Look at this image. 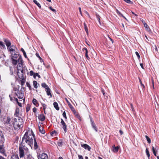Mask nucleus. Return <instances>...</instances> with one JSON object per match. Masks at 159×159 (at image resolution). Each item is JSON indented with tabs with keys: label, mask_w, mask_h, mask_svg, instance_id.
Masks as SVG:
<instances>
[{
	"label": "nucleus",
	"mask_w": 159,
	"mask_h": 159,
	"mask_svg": "<svg viewBox=\"0 0 159 159\" xmlns=\"http://www.w3.org/2000/svg\"><path fill=\"white\" fill-rule=\"evenodd\" d=\"M34 138L35 135L32 131L30 133L26 132L22 138L20 144L21 146H29L32 148Z\"/></svg>",
	"instance_id": "obj_1"
},
{
	"label": "nucleus",
	"mask_w": 159,
	"mask_h": 159,
	"mask_svg": "<svg viewBox=\"0 0 159 159\" xmlns=\"http://www.w3.org/2000/svg\"><path fill=\"white\" fill-rule=\"evenodd\" d=\"M19 156L20 158H25V156L30 153L28 148L24 146H21L20 144L19 149Z\"/></svg>",
	"instance_id": "obj_2"
},
{
	"label": "nucleus",
	"mask_w": 159,
	"mask_h": 159,
	"mask_svg": "<svg viewBox=\"0 0 159 159\" xmlns=\"http://www.w3.org/2000/svg\"><path fill=\"white\" fill-rule=\"evenodd\" d=\"M13 124L15 129H18L21 128L22 127V125L23 124V120L20 117H18L17 119L14 118V122Z\"/></svg>",
	"instance_id": "obj_3"
},
{
	"label": "nucleus",
	"mask_w": 159,
	"mask_h": 159,
	"mask_svg": "<svg viewBox=\"0 0 159 159\" xmlns=\"http://www.w3.org/2000/svg\"><path fill=\"white\" fill-rule=\"evenodd\" d=\"M12 64L14 65H16L17 64H18L19 63H23V61L21 56L19 57L17 60H14L12 62Z\"/></svg>",
	"instance_id": "obj_4"
},
{
	"label": "nucleus",
	"mask_w": 159,
	"mask_h": 159,
	"mask_svg": "<svg viewBox=\"0 0 159 159\" xmlns=\"http://www.w3.org/2000/svg\"><path fill=\"white\" fill-rule=\"evenodd\" d=\"M12 64L14 65H16L17 64H18L19 63H23V61L21 56L19 57L17 60H14L12 62Z\"/></svg>",
	"instance_id": "obj_5"
},
{
	"label": "nucleus",
	"mask_w": 159,
	"mask_h": 159,
	"mask_svg": "<svg viewBox=\"0 0 159 159\" xmlns=\"http://www.w3.org/2000/svg\"><path fill=\"white\" fill-rule=\"evenodd\" d=\"M38 159H48L47 155L45 153L40 154L38 157Z\"/></svg>",
	"instance_id": "obj_6"
},
{
	"label": "nucleus",
	"mask_w": 159,
	"mask_h": 159,
	"mask_svg": "<svg viewBox=\"0 0 159 159\" xmlns=\"http://www.w3.org/2000/svg\"><path fill=\"white\" fill-rule=\"evenodd\" d=\"M15 93L19 99H22L23 98L24 94L23 93L22 91V90H20V91L18 90L17 93Z\"/></svg>",
	"instance_id": "obj_7"
},
{
	"label": "nucleus",
	"mask_w": 159,
	"mask_h": 159,
	"mask_svg": "<svg viewBox=\"0 0 159 159\" xmlns=\"http://www.w3.org/2000/svg\"><path fill=\"white\" fill-rule=\"evenodd\" d=\"M61 123L62 126V128L63 129L64 132L66 133L67 132V125L62 119H61Z\"/></svg>",
	"instance_id": "obj_8"
},
{
	"label": "nucleus",
	"mask_w": 159,
	"mask_h": 159,
	"mask_svg": "<svg viewBox=\"0 0 159 159\" xmlns=\"http://www.w3.org/2000/svg\"><path fill=\"white\" fill-rule=\"evenodd\" d=\"M5 141L4 137L2 132L0 130V145L3 144Z\"/></svg>",
	"instance_id": "obj_9"
},
{
	"label": "nucleus",
	"mask_w": 159,
	"mask_h": 159,
	"mask_svg": "<svg viewBox=\"0 0 159 159\" xmlns=\"http://www.w3.org/2000/svg\"><path fill=\"white\" fill-rule=\"evenodd\" d=\"M3 144H2V145H0V152L3 155L6 156L5 151L3 148Z\"/></svg>",
	"instance_id": "obj_10"
},
{
	"label": "nucleus",
	"mask_w": 159,
	"mask_h": 159,
	"mask_svg": "<svg viewBox=\"0 0 159 159\" xmlns=\"http://www.w3.org/2000/svg\"><path fill=\"white\" fill-rule=\"evenodd\" d=\"M11 59L12 60V62L13 61V60H16L18 59V58L19 57L21 56H20L19 54H16V53H14L11 55Z\"/></svg>",
	"instance_id": "obj_11"
},
{
	"label": "nucleus",
	"mask_w": 159,
	"mask_h": 159,
	"mask_svg": "<svg viewBox=\"0 0 159 159\" xmlns=\"http://www.w3.org/2000/svg\"><path fill=\"white\" fill-rule=\"evenodd\" d=\"M90 121L91 122V124L92 125V127L95 130L96 132L98 131V129L97 127L96 126L94 122V121L92 120V118L90 117Z\"/></svg>",
	"instance_id": "obj_12"
},
{
	"label": "nucleus",
	"mask_w": 159,
	"mask_h": 159,
	"mask_svg": "<svg viewBox=\"0 0 159 159\" xmlns=\"http://www.w3.org/2000/svg\"><path fill=\"white\" fill-rule=\"evenodd\" d=\"M39 119L41 121H44L45 119V116L43 114H41L38 116Z\"/></svg>",
	"instance_id": "obj_13"
},
{
	"label": "nucleus",
	"mask_w": 159,
	"mask_h": 159,
	"mask_svg": "<svg viewBox=\"0 0 159 159\" xmlns=\"http://www.w3.org/2000/svg\"><path fill=\"white\" fill-rule=\"evenodd\" d=\"M81 146L82 147L84 148L85 149H87L88 151H90L91 147L87 144H81Z\"/></svg>",
	"instance_id": "obj_14"
},
{
	"label": "nucleus",
	"mask_w": 159,
	"mask_h": 159,
	"mask_svg": "<svg viewBox=\"0 0 159 159\" xmlns=\"http://www.w3.org/2000/svg\"><path fill=\"white\" fill-rule=\"evenodd\" d=\"M11 122V118L9 116H7V120L5 121V124L7 125L9 124L10 125Z\"/></svg>",
	"instance_id": "obj_15"
},
{
	"label": "nucleus",
	"mask_w": 159,
	"mask_h": 159,
	"mask_svg": "<svg viewBox=\"0 0 159 159\" xmlns=\"http://www.w3.org/2000/svg\"><path fill=\"white\" fill-rule=\"evenodd\" d=\"M119 148V146L115 147V145L112 146V151L114 152H117L118 151Z\"/></svg>",
	"instance_id": "obj_16"
},
{
	"label": "nucleus",
	"mask_w": 159,
	"mask_h": 159,
	"mask_svg": "<svg viewBox=\"0 0 159 159\" xmlns=\"http://www.w3.org/2000/svg\"><path fill=\"white\" fill-rule=\"evenodd\" d=\"M24 159H34L33 157H32V155L30 152L26 156Z\"/></svg>",
	"instance_id": "obj_17"
},
{
	"label": "nucleus",
	"mask_w": 159,
	"mask_h": 159,
	"mask_svg": "<svg viewBox=\"0 0 159 159\" xmlns=\"http://www.w3.org/2000/svg\"><path fill=\"white\" fill-rule=\"evenodd\" d=\"M7 48L9 47L11 45V43L9 40L7 39H5L4 40Z\"/></svg>",
	"instance_id": "obj_18"
},
{
	"label": "nucleus",
	"mask_w": 159,
	"mask_h": 159,
	"mask_svg": "<svg viewBox=\"0 0 159 159\" xmlns=\"http://www.w3.org/2000/svg\"><path fill=\"white\" fill-rule=\"evenodd\" d=\"M7 49L10 52L11 55L14 53H15V49L14 48L11 47H9L7 48Z\"/></svg>",
	"instance_id": "obj_19"
},
{
	"label": "nucleus",
	"mask_w": 159,
	"mask_h": 159,
	"mask_svg": "<svg viewBox=\"0 0 159 159\" xmlns=\"http://www.w3.org/2000/svg\"><path fill=\"white\" fill-rule=\"evenodd\" d=\"M68 106L70 108L71 110L73 111V112L74 113H76V111L74 108V107H73V106L70 103H69L68 104Z\"/></svg>",
	"instance_id": "obj_20"
},
{
	"label": "nucleus",
	"mask_w": 159,
	"mask_h": 159,
	"mask_svg": "<svg viewBox=\"0 0 159 159\" xmlns=\"http://www.w3.org/2000/svg\"><path fill=\"white\" fill-rule=\"evenodd\" d=\"M32 102L33 104H34V105H35L36 106L38 107L39 106V103L37 100L36 99L34 98H33V99Z\"/></svg>",
	"instance_id": "obj_21"
},
{
	"label": "nucleus",
	"mask_w": 159,
	"mask_h": 159,
	"mask_svg": "<svg viewBox=\"0 0 159 159\" xmlns=\"http://www.w3.org/2000/svg\"><path fill=\"white\" fill-rule=\"evenodd\" d=\"M41 86L43 88H44L46 90L49 88L48 86L45 83H42Z\"/></svg>",
	"instance_id": "obj_22"
},
{
	"label": "nucleus",
	"mask_w": 159,
	"mask_h": 159,
	"mask_svg": "<svg viewBox=\"0 0 159 159\" xmlns=\"http://www.w3.org/2000/svg\"><path fill=\"white\" fill-rule=\"evenodd\" d=\"M19 108H16V110L15 113L14 114V116L17 117V118L19 117Z\"/></svg>",
	"instance_id": "obj_23"
},
{
	"label": "nucleus",
	"mask_w": 159,
	"mask_h": 159,
	"mask_svg": "<svg viewBox=\"0 0 159 159\" xmlns=\"http://www.w3.org/2000/svg\"><path fill=\"white\" fill-rule=\"evenodd\" d=\"M46 90V93L47 94L48 96H50V97L51 98L52 97V95L51 93V89L49 88V89H47Z\"/></svg>",
	"instance_id": "obj_24"
},
{
	"label": "nucleus",
	"mask_w": 159,
	"mask_h": 159,
	"mask_svg": "<svg viewBox=\"0 0 159 159\" xmlns=\"http://www.w3.org/2000/svg\"><path fill=\"white\" fill-rule=\"evenodd\" d=\"M10 159H19V158L18 155L13 154L11 156Z\"/></svg>",
	"instance_id": "obj_25"
},
{
	"label": "nucleus",
	"mask_w": 159,
	"mask_h": 159,
	"mask_svg": "<svg viewBox=\"0 0 159 159\" xmlns=\"http://www.w3.org/2000/svg\"><path fill=\"white\" fill-rule=\"evenodd\" d=\"M53 105L54 107L57 110H59V107H58V104L57 102H54L53 103Z\"/></svg>",
	"instance_id": "obj_26"
},
{
	"label": "nucleus",
	"mask_w": 159,
	"mask_h": 159,
	"mask_svg": "<svg viewBox=\"0 0 159 159\" xmlns=\"http://www.w3.org/2000/svg\"><path fill=\"white\" fill-rule=\"evenodd\" d=\"M34 141V149L36 150L38 148V144L35 138Z\"/></svg>",
	"instance_id": "obj_27"
},
{
	"label": "nucleus",
	"mask_w": 159,
	"mask_h": 159,
	"mask_svg": "<svg viewBox=\"0 0 159 159\" xmlns=\"http://www.w3.org/2000/svg\"><path fill=\"white\" fill-rule=\"evenodd\" d=\"M58 145L59 147H61L63 144V142L62 140H60L57 142Z\"/></svg>",
	"instance_id": "obj_28"
},
{
	"label": "nucleus",
	"mask_w": 159,
	"mask_h": 159,
	"mask_svg": "<svg viewBox=\"0 0 159 159\" xmlns=\"http://www.w3.org/2000/svg\"><path fill=\"white\" fill-rule=\"evenodd\" d=\"M144 27L146 29V30L148 31H149L150 30V29L149 28L148 26L146 23H145V22H144Z\"/></svg>",
	"instance_id": "obj_29"
},
{
	"label": "nucleus",
	"mask_w": 159,
	"mask_h": 159,
	"mask_svg": "<svg viewBox=\"0 0 159 159\" xmlns=\"http://www.w3.org/2000/svg\"><path fill=\"white\" fill-rule=\"evenodd\" d=\"M39 129L40 132L42 134H44L45 133V131L42 127H39Z\"/></svg>",
	"instance_id": "obj_30"
},
{
	"label": "nucleus",
	"mask_w": 159,
	"mask_h": 159,
	"mask_svg": "<svg viewBox=\"0 0 159 159\" xmlns=\"http://www.w3.org/2000/svg\"><path fill=\"white\" fill-rule=\"evenodd\" d=\"M21 72V75L20 76V75H19V74L20 73V72H17V75H18L19 77L20 78H22L23 76V70H20Z\"/></svg>",
	"instance_id": "obj_31"
},
{
	"label": "nucleus",
	"mask_w": 159,
	"mask_h": 159,
	"mask_svg": "<svg viewBox=\"0 0 159 159\" xmlns=\"http://www.w3.org/2000/svg\"><path fill=\"white\" fill-rule=\"evenodd\" d=\"M33 84L34 87L35 88L37 89L38 88V83L37 81L34 80L33 81Z\"/></svg>",
	"instance_id": "obj_32"
},
{
	"label": "nucleus",
	"mask_w": 159,
	"mask_h": 159,
	"mask_svg": "<svg viewBox=\"0 0 159 159\" xmlns=\"http://www.w3.org/2000/svg\"><path fill=\"white\" fill-rule=\"evenodd\" d=\"M33 2L34 3L36 4L40 8H41V6L40 5V4L39 2H38L36 0H34Z\"/></svg>",
	"instance_id": "obj_33"
},
{
	"label": "nucleus",
	"mask_w": 159,
	"mask_h": 159,
	"mask_svg": "<svg viewBox=\"0 0 159 159\" xmlns=\"http://www.w3.org/2000/svg\"><path fill=\"white\" fill-rule=\"evenodd\" d=\"M21 51L23 52V53L24 56L25 57V58H27V57L26 56V53L25 51H24V49L23 48H21Z\"/></svg>",
	"instance_id": "obj_34"
},
{
	"label": "nucleus",
	"mask_w": 159,
	"mask_h": 159,
	"mask_svg": "<svg viewBox=\"0 0 159 159\" xmlns=\"http://www.w3.org/2000/svg\"><path fill=\"white\" fill-rule=\"evenodd\" d=\"M145 137L148 143L149 144L150 143L151 141V139H150V138L147 135H146Z\"/></svg>",
	"instance_id": "obj_35"
},
{
	"label": "nucleus",
	"mask_w": 159,
	"mask_h": 159,
	"mask_svg": "<svg viewBox=\"0 0 159 159\" xmlns=\"http://www.w3.org/2000/svg\"><path fill=\"white\" fill-rule=\"evenodd\" d=\"M146 155H147V156H148V158H149L150 157V154H149V151H148V148H146Z\"/></svg>",
	"instance_id": "obj_36"
},
{
	"label": "nucleus",
	"mask_w": 159,
	"mask_h": 159,
	"mask_svg": "<svg viewBox=\"0 0 159 159\" xmlns=\"http://www.w3.org/2000/svg\"><path fill=\"white\" fill-rule=\"evenodd\" d=\"M84 27L85 30L87 33H88V30L87 28V26L86 25V24L85 23H84Z\"/></svg>",
	"instance_id": "obj_37"
},
{
	"label": "nucleus",
	"mask_w": 159,
	"mask_h": 159,
	"mask_svg": "<svg viewBox=\"0 0 159 159\" xmlns=\"http://www.w3.org/2000/svg\"><path fill=\"white\" fill-rule=\"evenodd\" d=\"M23 66V63H19L17 65V69H19V67H20L21 68H22Z\"/></svg>",
	"instance_id": "obj_38"
},
{
	"label": "nucleus",
	"mask_w": 159,
	"mask_h": 159,
	"mask_svg": "<svg viewBox=\"0 0 159 159\" xmlns=\"http://www.w3.org/2000/svg\"><path fill=\"white\" fill-rule=\"evenodd\" d=\"M96 16L97 19L98 21L99 24H101L100 16H99V15L97 14L96 15Z\"/></svg>",
	"instance_id": "obj_39"
},
{
	"label": "nucleus",
	"mask_w": 159,
	"mask_h": 159,
	"mask_svg": "<svg viewBox=\"0 0 159 159\" xmlns=\"http://www.w3.org/2000/svg\"><path fill=\"white\" fill-rule=\"evenodd\" d=\"M36 76H38L39 78H41L40 76L38 73H35L34 75V78L35 79Z\"/></svg>",
	"instance_id": "obj_40"
},
{
	"label": "nucleus",
	"mask_w": 159,
	"mask_h": 159,
	"mask_svg": "<svg viewBox=\"0 0 159 159\" xmlns=\"http://www.w3.org/2000/svg\"><path fill=\"white\" fill-rule=\"evenodd\" d=\"M125 2L129 4H132L133 2L130 0H123Z\"/></svg>",
	"instance_id": "obj_41"
},
{
	"label": "nucleus",
	"mask_w": 159,
	"mask_h": 159,
	"mask_svg": "<svg viewBox=\"0 0 159 159\" xmlns=\"http://www.w3.org/2000/svg\"><path fill=\"white\" fill-rule=\"evenodd\" d=\"M35 73L32 70H31L30 72V76H33L34 77V75Z\"/></svg>",
	"instance_id": "obj_42"
},
{
	"label": "nucleus",
	"mask_w": 159,
	"mask_h": 159,
	"mask_svg": "<svg viewBox=\"0 0 159 159\" xmlns=\"http://www.w3.org/2000/svg\"><path fill=\"white\" fill-rule=\"evenodd\" d=\"M26 85L27 87H28L30 90H31V87L30 86V84L29 83L27 82H26Z\"/></svg>",
	"instance_id": "obj_43"
},
{
	"label": "nucleus",
	"mask_w": 159,
	"mask_h": 159,
	"mask_svg": "<svg viewBox=\"0 0 159 159\" xmlns=\"http://www.w3.org/2000/svg\"><path fill=\"white\" fill-rule=\"evenodd\" d=\"M25 80L23 78L21 80V85L22 86V85H24V84L25 83Z\"/></svg>",
	"instance_id": "obj_44"
},
{
	"label": "nucleus",
	"mask_w": 159,
	"mask_h": 159,
	"mask_svg": "<svg viewBox=\"0 0 159 159\" xmlns=\"http://www.w3.org/2000/svg\"><path fill=\"white\" fill-rule=\"evenodd\" d=\"M62 115L66 119H67V118L66 116V113L65 111H64V112H63L62 114Z\"/></svg>",
	"instance_id": "obj_45"
},
{
	"label": "nucleus",
	"mask_w": 159,
	"mask_h": 159,
	"mask_svg": "<svg viewBox=\"0 0 159 159\" xmlns=\"http://www.w3.org/2000/svg\"><path fill=\"white\" fill-rule=\"evenodd\" d=\"M135 54L136 55V56H137L138 59H139L140 58V56L139 54V53L137 52H136Z\"/></svg>",
	"instance_id": "obj_46"
},
{
	"label": "nucleus",
	"mask_w": 159,
	"mask_h": 159,
	"mask_svg": "<svg viewBox=\"0 0 159 159\" xmlns=\"http://www.w3.org/2000/svg\"><path fill=\"white\" fill-rule=\"evenodd\" d=\"M0 46H2L3 48L5 47V46L3 44V43L2 42H0Z\"/></svg>",
	"instance_id": "obj_47"
},
{
	"label": "nucleus",
	"mask_w": 159,
	"mask_h": 159,
	"mask_svg": "<svg viewBox=\"0 0 159 159\" xmlns=\"http://www.w3.org/2000/svg\"><path fill=\"white\" fill-rule=\"evenodd\" d=\"M42 106L43 108V110H45L46 108L47 105L45 104H42Z\"/></svg>",
	"instance_id": "obj_48"
},
{
	"label": "nucleus",
	"mask_w": 159,
	"mask_h": 159,
	"mask_svg": "<svg viewBox=\"0 0 159 159\" xmlns=\"http://www.w3.org/2000/svg\"><path fill=\"white\" fill-rule=\"evenodd\" d=\"M49 9L53 12H56V10L55 9L52 8L51 7H49Z\"/></svg>",
	"instance_id": "obj_49"
},
{
	"label": "nucleus",
	"mask_w": 159,
	"mask_h": 159,
	"mask_svg": "<svg viewBox=\"0 0 159 159\" xmlns=\"http://www.w3.org/2000/svg\"><path fill=\"white\" fill-rule=\"evenodd\" d=\"M78 156L79 159H83V157L82 156L79 155Z\"/></svg>",
	"instance_id": "obj_50"
},
{
	"label": "nucleus",
	"mask_w": 159,
	"mask_h": 159,
	"mask_svg": "<svg viewBox=\"0 0 159 159\" xmlns=\"http://www.w3.org/2000/svg\"><path fill=\"white\" fill-rule=\"evenodd\" d=\"M33 112L35 113L37 111V108L35 107H34L33 109Z\"/></svg>",
	"instance_id": "obj_51"
},
{
	"label": "nucleus",
	"mask_w": 159,
	"mask_h": 159,
	"mask_svg": "<svg viewBox=\"0 0 159 159\" xmlns=\"http://www.w3.org/2000/svg\"><path fill=\"white\" fill-rule=\"evenodd\" d=\"M30 109V107H27L26 108V111L27 112L29 111Z\"/></svg>",
	"instance_id": "obj_52"
},
{
	"label": "nucleus",
	"mask_w": 159,
	"mask_h": 159,
	"mask_svg": "<svg viewBox=\"0 0 159 159\" xmlns=\"http://www.w3.org/2000/svg\"><path fill=\"white\" fill-rule=\"evenodd\" d=\"M139 82L141 84V85L142 86H143V88H144V85L142 83V81H141V80L140 79H139Z\"/></svg>",
	"instance_id": "obj_53"
},
{
	"label": "nucleus",
	"mask_w": 159,
	"mask_h": 159,
	"mask_svg": "<svg viewBox=\"0 0 159 159\" xmlns=\"http://www.w3.org/2000/svg\"><path fill=\"white\" fill-rule=\"evenodd\" d=\"M140 66L141 67V68L142 69H144V67H143V63H140Z\"/></svg>",
	"instance_id": "obj_54"
},
{
	"label": "nucleus",
	"mask_w": 159,
	"mask_h": 159,
	"mask_svg": "<svg viewBox=\"0 0 159 159\" xmlns=\"http://www.w3.org/2000/svg\"><path fill=\"white\" fill-rule=\"evenodd\" d=\"M17 103H18V104L19 105V106L20 107L22 106V104L21 103H20L18 102H17Z\"/></svg>",
	"instance_id": "obj_55"
},
{
	"label": "nucleus",
	"mask_w": 159,
	"mask_h": 159,
	"mask_svg": "<svg viewBox=\"0 0 159 159\" xmlns=\"http://www.w3.org/2000/svg\"><path fill=\"white\" fill-rule=\"evenodd\" d=\"M79 9L80 12V13L81 15H82V12H81V8L80 7H79Z\"/></svg>",
	"instance_id": "obj_56"
},
{
	"label": "nucleus",
	"mask_w": 159,
	"mask_h": 159,
	"mask_svg": "<svg viewBox=\"0 0 159 159\" xmlns=\"http://www.w3.org/2000/svg\"><path fill=\"white\" fill-rule=\"evenodd\" d=\"M85 57L88 59L89 58V57L88 56V54H85Z\"/></svg>",
	"instance_id": "obj_57"
},
{
	"label": "nucleus",
	"mask_w": 159,
	"mask_h": 159,
	"mask_svg": "<svg viewBox=\"0 0 159 159\" xmlns=\"http://www.w3.org/2000/svg\"><path fill=\"white\" fill-rule=\"evenodd\" d=\"M130 105H131V108L132 110V111H133L134 110V109L133 107V106L132 104H131Z\"/></svg>",
	"instance_id": "obj_58"
},
{
	"label": "nucleus",
	"mask_w": 159,
	"mask_h": 159,
	"mask_svg": "<svg viewBox=\"0 0 159 159\" xmlns=\"http://www.w3.org/2000/svg\"><path fill=\"white\" fill-rule=\"evenodd\" d=\"M56 132V131H55V130H54L53 131H52V132H51V135H53V134L54 133H55Z\"/></svg>",
	"instance_id": "obj_59"
},
{
	"label": "nucleus",
	"mask_w": 159,
	"mask_h": 159,
	"mask_svg": "<svg viewBox=\"0 0 159 159\" xmlns=\"http://www.w3.org/2000/svg\"><path fill=\"white\" fill-rule=\"evenodd\" d=\"M36 56H37V57H38L39 58V59L40 58H41V57H40V56H39V54L38 53H36Z\"/></svg>",
	"instance_id": "obj_60"
},
{
	"label": "nucleus",
	"mask_w": 159,
	"mask_h": 159,
	"mask_svg": "<svg viewBox=\"0 0 159 159\" xmlns=\"http://www.w3.org/2000/svg\"><path fill=\"white\" fill-rule=\"evenodd\" d=\"M119 132L121 135H122L123 134V132L121 130H120Z\"/></svg>",
	"instance_id": "obj_61"
},
{
	"label": "nucleus",
	"mask_w": 159,
	"mask_h": 159,
	"mask_svg": "<svg viewBox=\"0 0 159 159\" xmlns=\"http://www.w3.org/2000/svg\"><path fill=\"white\" fill-rule=\"evenodd\" d=\"M102 93L103 94V95L104 96H105V93H104V91L102 89Z\"/></svg>",
	"instance_id": "obj_62"
},
{
	"label": "nucleus",
	"mask_w": 159,
	"mask_h": 159,
	"mask_svg": "<svg viewBox=\"0 0 159 159\" xmlns=\"http://www.w3.org/2000/svg\"><path fill=\"white\" fill-rule=\"evenodd\" d=\"M39 60H40V62H43V59L41 58H39Z\"/></svg>",
	"instance_id": "obj_63"
},
{
	"label": "nucleus",
	"mask_w": 159,
	"mask_h": 159,
	"mask_svg": "<svg viewBox=\"0 0 159 159\" xmlns=\"http://www.w3.org/2000/svg\"><path fill=\"white\" fill-rule=\"evenodd\" d=\"M0 159H6L5 158H4L1 156L0 155Z\"/></svg>",
	"instance_id": "obj_64"
}]
</instances>
